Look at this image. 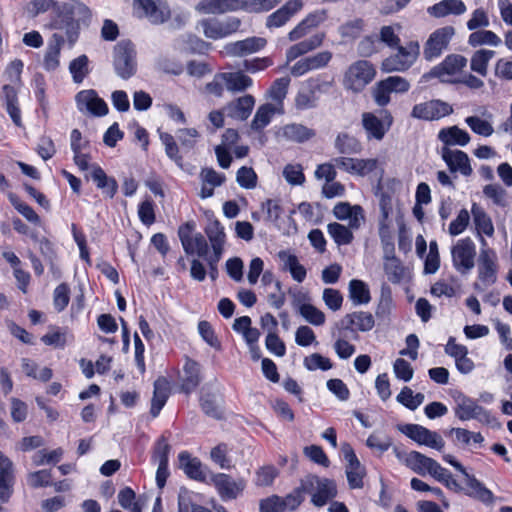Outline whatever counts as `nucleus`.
Listing matches in <instances>:
<instances>
[{
    "mask_svg": "<svg viewBox=\"0 0 512 512\" xmlns=\"http://www.w3.org/2000/svg\"><path fill=\"white\" fill-rule=\"evenodd\" d=\"M91 17L88 6L78 0H70L55 6L50 27L62 31L70 46H73L78 40L81 25L88 26Z\"/></svg>",
    "mask_w": 512,
    "mask_h": 512,
    "instance_id": "1",
    "label": "nucleus"
},
{
    "mask_svg": "<svg viewBox=\"0 0 512 512\" xmlns=\"http://www.w3.org/2000/svg\"><path fill=\"white\" fill-rule=\"evenodd\" d=\"M333 87V81H326L320 78H310L300 89L295 97V107L298 110L315 108L320 95L329 93Z\"/></svg>",
    "mask_w": 512,
    "mask_h": 512,
    "instance_id": "2",
    "label": "nucleus"
},
{
    "mask_svg": "<svg viewBox=\"0 0 512 512\" xmlns=\"http://www.w3.org/2000/svg\"><path fill=\"white\" fill-rule=\"evenodd\" d=\"M113 65L117 75L124 80L135 75L137 70L136 51L131 41L122 40L115 45Z\"/></svg>",
    "mask_w": 512,
    "mask_h": 512,
    "instance_id": "3",
    "label": "nucleus"
},
{
    "mask_svg": "<svg viewBox=\"0 0 512 512\" xmlns=\"http://www.w3.org/2000/svg\"><path fill=\"white\" fill-rule=\"evenodd\" d=\"M418 42H409L406 46H397V52L382 61L381 68L385 72H403L409 69L419 55Z\"/></svg>",
    "mask_w": 512,
    "mask_h": 512,
    "instance_id": "4",
    "label": "nucleus"
},
{
    "mask_svg": "<svg viewBox=\"0 0 512 512\" xmlns=\"http://www.w3.org/2000/svg\"><path fill=\"white\" fill-rule=\"evenodd\" d=\"M241 19L230 16L225 19L206 18L199 22L206 38L218 40L236 33L241 26Z\"/></svg>",
    "mask_w": 512,
    "mask_h": 512,
    "instance_id": "5",
    "label": "nucleus"
},
{
    "mask_svg": "<svg viewBox=\"0 0 512 512\" xmlns=\"http://www.w3.org/2000/svg\"><path fill=\"white\" fill-rule=\"evenodd\" d=\"M455 416L461 421L477 420L483 424L495 426L498 425L496 418L484 407L467 396H461L457 399L455 407Z\"/></svg>",
    "mask_w": 512,
    "mask_h": 512,
    "instance_id": "6",
    "label": "nucleus"
},
{
    "mask_svg": "<svg viewBox=\"0 0 512 512\" xmlns=\"http://www.w3.org/2000/svg\"><path fill=\"white\" fill-rule=\"evenodd\" d=\"M375 69L368 61L360 60L353 63L345 73L344 85L353 92L362 91L375 77Z\"/></svg>",
    "mask_w": 512,
    "mask_h": 512,
    "instance_id": "7",
    "label": "nucleus"
},
{
    "mask_svg": "<svg viewBox=\"0 0 512 512\" xmlns=\"http://www.w3.org/2000/svg\"><path fill=\"white\" fill-rule=\"evenodd\" d=\"M194 222H186L178 229V236L182 247L187 255H197L200 258H206L209 253V246L206 238L201 233L191 235L194 230Z\"/></svg>",
    "mask_w": 512,
    "mask_h": 512,
    "instance_id": "8",
    "label": "nucleus"
},
{
    "mask_svg": "<svg viewBox=\"0 0 512 512\" xmlns=\"http://www.w3.org/2000/svg\"><path fill=\"white\" fill-rule=\"evenodd\" d=\"M398 429L401 433L419 445H425L437 451H442L445 446V441L439 433L429 430L422 425L404 424L399 426Z\"/></svg>",
    "mask_w": 512,
    "mask_h": 512,
    "instance_id": "9",
    "label": "nucleus"
},
{
    "mask_svg": "<svg viewBox=\"0 0 512 512\" xmlns=\"http://www.w3.org/2000/svg\"><path fill=\"white\" fill-rule=\"evenodd\" d=\"M454 268L461 274H467L475 265L476 247L469 238L460 239L451 249Z\"/></svg>",
    "mask_w": 512,
    "mask_h": 512,
    "instance_id": "10",
    "label": "nucleus"
},
{
    "mask_svg": "<svg viewBox=\"0 0 512 512\" xmlns=\"http://www.w3.org/2000/svg\"><path fill=\"white\" fill-rule=\"evenodd\" d=\"M341 452L347 461L346 476L348 485L351 489H360L363 487V478L366 475L365 467L360 463L353 448L349 443H343Z\"/></svg>",
    "mask_w": 512,
    "mask_h": 512,
    "instance_id": "11",
    "label": "nucleus"
},
{
    "mask_svg": "<svg viewBox=\"0 0 512 512\" xmlns=\"http://www.w3.org/2000/svg\"><path fill=\"white\" fill-rule=\"evenodd\" d=\"M455 34L452 26H444L436 29L428 38L424 46V57L432 60L439 57L447 49L449 42Z\"/></svg>",
    "mask_w": 512,
    "mask_h": 512,
    "instance_id": "12",
    "label": "nucleus"
},
{
    "mask_svg": "<svg viewBox=\"0 0 512 512\" xmlns=\"http://www.w3.org/2000/svg\"><path fill=\"white\" fill-rule=\"evenodd\" d=\"M453 112V108L441 100H430L424 103L416 104L411 112V116L416 119L432 121L448 116Z\"/></svg>",
    "mask_w": 512,
    "mask_h": 512,
    "instance_id": "13",
    "label": "nucleus"
},
{
    "mask_svg": "<svg viewBox=\"0 0 512 512\" xmlns=\"http://www.w3.org/2000/svg\"><path fill=\"white\" fill-rule=\"evenodd\" d=\"M211 481L222 500L236 499L245 488L243 479L234 480L230 475L224 473L212 475Z\"/></svg>",
    "mask_w": 512,
    "mask_h": 512,
    "instance_id": "14",
    "label": "nucleus"
},
{
    "mask_svg": "<svg viewBox=\"0 0 512 512\" xmlns=\"http://www.w3.org/2000/svg\"><path fill=\"white\" fill-rule=\"evenodd\" d=\"M76 102L81 112L87 111L97 117L105 116L109 111L106 102L92 89L77 93Z\"/></svg>",
    "mask_w": 512,
    "mask_h": 512,
    "instance_id": "15",
    "label": "nucleus"
},
{
    "mask_svg": "<svg viewBox=\"0 0 512 512\" xmlns=\"http://www.w3.org/2000/svg\"><path fill=\"white\" fill-rule=\"evenodd\" d=\"M375 320L370 312L355 311L346 314L339 322V327L342 330L367 332L373 329Z\"/></svg>",
    "mask_w": 512,
    "mask_h": 512,
    "instance_id": "16",
    "label": "nucleus"
},
{
    "mask_svg": "<svg viewBox=\"0 0 512 512\" xmlns=\"http://www.w3.org/2000/svg\"><path fill=\"white\" fill-rule=\"evenodd\" d=\"M135 8L142 11L152 24H162L170 18V10L166 5L157 4L153 0H135Z\"/></svg>",
    "mask_w": 512,
    "mask_h": 512,
    "instance_id": "17",
    "label": "nucleus"
},
{
    "mask_svg": "<svg viewBox=\"0 0 512 512\" xmlns=\"http://www.w3.org/2000/svg\"><path fill=\"white\" fill-rule=\"evenodd\" d=\"M303 8L302 0H289L278 10L270 14L266 19L267 28H279L284 26L294 15Z\"/></svg>",
    "mask_w": 512,
    "mask_h": 512,
    "instance_id": "18",
    "label": "nucleus"
},
{
    "mask_svg": "<svg viewBox=\"0 0 512 512\" xmlns=\"http://www.w3.org/2000/svg\"><path fill=\"white\" fill-rule=\"evenodd\" d=\"M333 214L338 220H349V227L359 229L365 222L364 210L360 205L339 202L333 208Z\"/></svg>",
    "mask_w": 512,
    "mask_h": 512,
    "instance_id": "19",
    "label": "nucleus"
},
{
    "mask_svg": "<svg viewBox=\"0 0 512 512\" xmlns=\"http://www.w3.org/2000/svg\"><path fill=\"white\" fill-rule=\"evenodd\" d=\"M267 44V40L262 37H249L244 40L228 43L225 51L233 57H243L263 49Z\"/></svg>",
    "mask_w": 512,
    "mask_h": 512,
    "instance_id": "20",
    "label": "nucleus"
},
{
    "mask_svg": "<svg viewBox=\"0 0 512 512\" xmlns=\"http://www.w3.org/2000/svg\"><path fill=\"white\" fill-rule=\"evenodd\" d=\"M442 158L451 172L459 171L464 176H470L473 172L468 155L461 150L443 147Z\"/></svg>",
    "mask_w": 512,
    "mask_h": 512,
    "instance_id": "21",
    "label": "nucleus"
},
{
    "mask_svg": "<svg viewBox=\"0 0 512 512\" xmlns=\"http://www.w3.org/2000/svg\"><path fill=\"white\" fill-rule=\"evenodd\" d=\"M456 470L463 474L465 478V483L467 487L471 490L467 492L469 496H473L484 503H491L493 501L492 492L483 486V484L478 481L473 475L469 474L465 467L459 462L456 461L452 465Z\"/></svg>",
    "mask_w": 512,
    "mask_h": 512,
    "instance_id": "22",
    "label": "nucleus"
},
{
    "mask_svg": "<svg viewBox=\"0 0 512 512\" xmlns=\"http://www.w3.org/2000/svg\"><path fill=\"white\" fill-rule=\"evenodd\" d=\"M13 485V464L5 455H0V501L7 502L10 499Z\"/></svg>",
    "mask_w": 512,
    "mask_h": 512,
    "instance_id": "23",
    "label": "nucleus"
},
{
    "mask_svg": "<svg viewBox=\"0 0 512 512\" xmlns=\"http://www.w3.org/2000/svg\"><path fill=\"white\" fill-rule=\"evenodd\" d=\"M467 64V59L459 54L448 55L442 63L432 68L430 75L442 78L444 75H453L461 71Z\"/></svg>",
    "mask_w": 512,
    "mask_h": 512,
    "instance_id": "24",
    "label": "nucleus"
},
{
    "mask_svg": "<svg viewBox=\"0 0 512 512\" xmlns=\"http://www.w3.org/2000/svg\"><path fill=\"white\" fill-rule=\"evenodd\" d=\"M254 105V97L250 94H246L229 103L225 107V110L229 117L244 121L250 116Z\"/></svg>",
    "mask_w": 512,
    "mask_h": 512,
    "instance_id": "25",
    "label": "nucleus"
},
{
    "mask_svg": "<svg viewBox=\"0 0 512 512\" xmlns=\"http://www.w3.org/2000/svg\"><path fill=\"white\" fill-rule=\"evenodd\" d=\"M178 459L180 468L183 469L189 478L200 482L206 481V473L199 459L192 458L190 453L187 451L180 452Z\"/></svg>",
    "mask_w": 512,
    "mask_h": 512,
    "instance_id": "26",
    "label": "nucleus"
},
{
    "mask_svg": "<svg viewBox=\"0 0 512 512\" xmlns=\"http://www.w3.org/2000/svg\"><path fill=\"white\" fill-rule=\"evenodd\" d=\"M65 43V38L62 34L54 33L47 46L46 53L44 55L43 66L47 71H54L59 66V56L61 48Z\"/></svg>",
    "mask_w": 512,
    "mask_h": 512,
    "instance_id": "27",
    "label": "nucleus"
},
{
    "mask_svg": "<svg viewBox=\"0 0 512 512\" xmlns=\"http://www.w3.org/2000/svg\"><path fill=\"white\" fill-rule=\"evenodd\" d=\"M92 172L91 178L95 182L98 189L102 190V193L112 199L118 191V183L113 177H109L106 172L98 165H91Z\"/></svg>",
    "mask_w": 512,
    "mask_h": 512,
    "instance_id": "28",
    "label": "nucleus"
},
{
    "mask_svg": "<svg viewBox=\"0 0 512 512\" xmlns=\"http://www.w3.org/2000/svg\"><path fill=\"white\" fill-rule=\"evenodd\" d=\"M184 375L182 377L181 391L190 394L201 382L200 365L198 362L187 358L183 367Z\"/></svg>",
    "mask_w": 512,
    "mask_h": 512,
    "instance_id": "29",
    "label": "nucleus"
},
{
    "mask_svg": "<svg viewBox=\"0 0 512 512\" xmlns=\"http://www.w3.org/2000/svg\"><path fill=\"white\" fill-rule=\"evenodd\" d=\"M495 253L490 249L482 250L479 256V279L485 283L493 284L496 281Z\"/></svg>",
    "mask_w": 512,
    "mask_h": 512,
    "instance_id": "30",
    "label": "nucleus"
},
{
    "mask_svg": "<svg viewBox=\"0 0 512 512\" xmlns=\"http://www.w3.org/2000/svg\"><path fill=\"white\" fill-rule=\"evenodd\" d=\"M427 12L435 18H443L448 15H462L466 12V5L462 0H442L428 7Z\"/></svg>",
    "mask_w": 512,
    "mask_h": 512,
    "instance_id": "31",
    "label": "nucleus"
},
{
    "mask_svg": "<svg viewBox=\"0 0 512 512\" xmlns=\"http://www.w3.org/2000/svg\"><path fill=\"white\" fill-rule=\"evenodd\" d=\"M362 126L368 139L382 140L389 129L384 122L371 112L362 114Z\"/></svg>",
    "mask_w": 512,
    "mask_h": 512,
    "instance_id": "32",
    "label": "nucleus"
},
{
    "mask_svg": "<svg viewBox=\"0 0 512 512\" xmlns=\"http://www.w3.org/2000/svg\"><path fill=\"white\" fill-rule=\"evenodd\" d=\"M435 462L436 460L418 451L409 452L404 460V463L408 468L422 476L426 473L430 474Z\"/></svg>",
    "mask_w": 512,
    "mask_h": 512,
    "instance_id": "33",
    "label": "nucleus"
},
{
    "mask_svg": "<svg viewBox=\"0 0 512 512\" xmlns=\"http://www.w3.org/2000/svg\"><path fill=\"white\" fill-rule=\"evenodd\" d=\"M204 231L211 243L214 254H223L226 235L221 223L217 219H212Z\"/></svg>",
    "mask_w": 512,
    "mask_h": 512,
    "instance_id": "34",
    "label": "nucleus"
},
{
    "mask_svg": "<svg viewBox=\"0 0 512 512\" xmlns=\"http://www.w3.org/2000/svg\"><path fill=\"white\" fill-rule=\"evenodd\" d=\"M337 494L336 484L333 480L320 478L316 491L312 494L311 502L316 507H323Z\"/></svg>",
    "mask_w": 512,
    "mask_h": 512,
    "instance_id": "35",
    "label": "nucleus"
},
{
    "mask_svg": "<svg viewBox=\"0 0 512 512\" xmlns=\"http://www.w3.org/2000/svg\"><path fill=\"white\" fill-rule=\"evenodd\" d=\"M438 139L446 146H465L470 142V135L467 131L460 129L458 126L443 128L438 133Z\"/></svg>",
    "mask_w": 512,
    "mask_h": 512,
    "instance_id": "36",
    "label": "nucleus"
},
{
    "mask_svg": "<svg viewBox=\"0 0 512 512\" xmlns=\"http://www.w3.org/2000/svg\"><path fill=\"white\" fill-rule=\"evenodd\" d=\"M169 396V383L165 378H158L154 382V392L151 401L150 414L157 417L164 407Z\"/></svg>",
    "mask_w": 512,
    "mask_h": 512,
    "instance_id": "37",
    "label": "nucleus"
},
{
    "mask_svg": "<svg viewBox=\"0 0 512 512\" xmlns=\"http://www.w3.org/2000/svg\"><path fill=\"white\" fill-rule=\"evenodd\" d=\"M282 135L285 139L296 143H303L316 135L315 130L302 124H287L282 128Z\"/></svg>",
    "mask_w": 512,
    "mask_h": 512,
    "instance_id": "38",
    "label": "nucleus"
},
{
    "mask_svg": "<svg viewBox=\"0 0 512 512\" xmlns=\"http://www.w3.org/2000/svg\"><path fill=\"white\" fill-rule=\"evenodd\" d=\"M334 146L340 154L347 155L358 154L363 149L361 142L346 132H341L336 136Z\"/></svg>",
    "mask_w": 512,
    "mask_h": 512,
    "instance_id": "39",
    "label": "nucleus"
},
{
    "mask_svg": "<svg viewBox=\"0 0 512 512\" xmlns=\"http://www.w3.org/2000/svg\"><path fill=\"white\" fill-rule=\"evenodd\" d=\"M471 213L478 233H483L488 237L493 236L494 226L490 216L484 211V209L474 203L472 205Z\"/></svg>",
    "mask_w": 512,
    "mask_h": 512,
    "instance_id": "40",
    "label": "nucleus"
},
{
    "mask_svg": "<svg viewBox=\"0 0 512 512\" xmlns=\"http://www.w3.org/2000/svg\"><path fill=\"white\" fill-rule=\"evenodd\" d=\"M349 298L354 305H365L371 301V294L368 285L358 279L349 282Z\"/></svg>",
    "mask_w": 512,
    "mask_h": 512,
    "instance_id": "41",
    "label": "nucleus"
},
{
    "mask_svg": "<svg viewBox=\"0 0 512 512\" xmlns=\"http://www.w3.org/2000/svg\"><path fill=\"white\" fill-rule=\"evenodd\" d=\"M279 257L283 260L284 268L290 271L293 279L299 283L303 282L307 272L305 267L299 263L298 258L284 251L279 252Z\"/></svg>",
    "mask_w": 512,
    "mask_h": 512,
    "instance_id": "42",
    "label": "nucleus"
},
{
    "mask_svg": "<svg viewBox=\"0 0 512 512\" xmlns=\"http://www.w3.org/2000/svg\"><path fill=\"white\" fill-rule=\"evenodd\" d=\"M351 230L353 229L349 226L346 227L337 222L329 223L327 226L329 235L338 246L348 245L353 241L354 236Z\"/></svg>",
    "mask_w": 512,
    "mask_h": 512,
    "instance_id": "43",
    "label": "nucleus"
},
{
    "mask_svg": "<svg viewBox=\"0 0 512 512\" xmlns=\"http://www.w3.org/2000/svg\"><path fill=\"white\" fill-rule=\"evenodd\" d=\"M222 77L227 90L232 92L244 91L252 85V79L242 72L224 73Z\"/></svg>",
    "mask_w": 512,
    "mask_h": 512,
    "instance_id": "44",
    "label": "nucleus"
},
{
    "mask_svg": "<svg viewBox=\"0 0 512 512\" xmlns=\"http://www.w3.org/2000/svg\"><path fill=\"white\" fill-rule=\"evenodd\" d=\"M494 55L495 52L492 50L480 49L476 51L470 61L471 70L481 76H486L488 63Z\"/></svg>",
    "mask_w": 512,
    "mask_h": 512,
    "instance_id": "45",
    "label": "nucleus"
},
{
    "mask_svg": "<svg viewBox=\"0 0 512 512\" xmlns=\"http://www.w3.org/2000/svg\"><path fill=\"white\" fill-rule=\"evenodd\" d=\"M275 114V107L272 104H263L261 105L251 122V128L255 131L262 130L266 127L270 121L272 116Z\"/></svg>",
    "mask_w": 512,
    "mask_h": 512,
    "instance_id": "46",
    "label": "nucleus"
},
{
    "mask_svg": "<svg viewBox=\"0 0 512 512\" xmlns=\"http://www.w3.org/2000/svg\"><path fill=\"white\" fill-rule=\"evenodd\" d=\"M468 43L473 47L484 44L498 46L501 43V39L492 31L480 30L474 31L469 35Z\"/></svg>",
    "mask_w": 512,
    "mask_h": 512,
    "instance_id": "47",
    "label": "nucleus"
},
{
    "mask_svg": "<svg viewBox=\"0 0 512 512\" xmlns=\"http://www.w3.org/2000/svg\"><path fill=\"white\" fill-rule=\"evenodd\" d=\"M384 271L388 280L394 284L400 283L404 277V267L401 261L395 256L386 259Z\"/></svg>",
    "mask_w": 512,
    "mask_h": 512,
    "instance_id": "48",
    "label": "nucleus"
},
{
    "mask_svg": "<svg viewBox=\"0 0 512 512\" xmlns=\"http://www.w3.org/2000/svg\"><path fill=\"white\" fill-rule=\"evenodd\" d=\"M9 201L12 204V206L29 222L33 224H39L40 223V217L38 214L34 211V209L26 204L25 202L21 201L18 196L11 193L9 195Z\"/></svg>",
    "mask_w": 512,
    "mask_h": 512,
    "instance_id": "49",
    "label": "nucleus"
},
{
    "mask_svg": "<svg viewBox=\"0 0 512 512\" xmlns=\"http://www.w3.org/2000/svg\"><path fill=\"white\" fill-rule=\"evenodd\" d=\"M483 194L500 207L507 205V192L499 184H488L483 188Z\"/></svg>",
    "mask_w": 512,
    "mask_h": 512,
    "instance_id": "50",
    "label": "nucleus"
},
{
    "mask_svg": "<svg viewBox=\"0 0 512 512\" xmlns=\"http://www.w3.org/2000/svg\"><path fill=\"white\" fill-rule=\"evenodd\" d=\"M88 62V57L86 55H81L71 61L69 70L76 83H81L88 74Z\"/></svg>",
    "mask_w": 512,
    "mask_h": 512,
    "instance_id": "51",
    "label": "nucleus"
},
{
    "mask_svg": "<svg viewBox=\"0 0 512 512\" xmlns=\"http://www.w3.org/2000/svg\"><path fill=\"white\" fill-rule=\"evenodd\" d=\"M465 123L476 134L488 137L494 132L493 126L486 120L478 116H469L465 119Z\"/></svg>",
    "mask_w": 512,
    "mask_h": 512,
    "instance_id": "52",
    "label": "nucleus"
},
{
    "mask_svg": "<svg viewBox=\"0 0 512 512\" xmlns=\"http://www.w3.org/2000/svg\"><path fill=\"white\" fill-rule=\"evenodd\" d=\"M299 312L306 321L315 326H321L325 323V314L311 304L301 305Z\"/></svg>",
    "mask_w": 512,
    "mask_h": 512,
    "instance_id": "53",
    "label": "nucleus"
},
{
    "mask_svg": "<svg viewBox=\"0 0 512 512\" xmlns=\"http://www.w3.org/2000/svg\"><path fill=\"white\" fill-rule=\"evenodd\" d=\"M304 366L310 371L317 369L327 371L333 367V364L329 358H326L319 353H313L304 358Z\"/></svg>",
    "mask_w": 512,
    "mask_h": 512,
    "instance_id": "54",
    "label": "nucleus"
},
{
    "mask_svg": "<svg viewBox=\"0 0 512 512\" xmlns=\"http://www.w3.org/2000/svg\"><path fill=\"white\" fill-rule=\"evenodd\" d=\"M282 0H244L245 11L249 13H263L272 10Z\"/></svg>",
    "mask_w": 512,
    "mask_h": 512,
    "instance_id": "55",
    "label": "nucleus"
},
{
    "mask_svg": "<svg viewBox=\"0 0 512 512\" xmlns=\"http://www.w3.org/2000/svg\"><path fill=\"white\" fill-rule=\"evenodd\" d=\"M236 181L242 188L253 189L257 185V175L253 168L243 166L237 171Z\"/></svg>",
    "mask_w": 512,
    "mask_h": 512,
    "instance_id": "56",
    "label": "nucleus"
},
{
    "mask_svg": "<svg viewBox=\"0 0 512 512\" xmlns=\"http://www.w3.org/2000/svg\"><path fill=\"white\" fill-rule=\"evenodd\" d=\"M70 288L66 283L59 284L53 293V304L58 312L63 311L70 300Z\"/></svg>",
    "mask_w": 512,
    "mask_h": 512,
    "instance_id": "57",
    "label": "nucleus"
},
{
    "mask_svg": "<svg viewBox=\"0 0 512 512\" xmlns=\"http://www.w3.org/2000/svg\"><path fill=\"white\" fill-rule=\"evenodd\" d=\"M200 406L207 416L214 419L222 418V413L216 404L215 396L213 394L207 393L202 395L200 398Z\"/></svg>",
    "mask_w": 512,
    "mask_h": 512,
    "instance_id": "58",
    "label": "nucleus"
},
{
    "mask_svg": "<svg viewBox=\"0 0 512 512\" xmlns=\"http://www.w3.org/2000/svg\"><path fill=\"white\" fill-rule=\"evenodd\" d=\"M262 211L266 212V220L269 222H277L281 217L283 208L277 199H267L261 204Z\"/></svg>",
    "mask_w": 512,
    "mask_h": 512,
    "instance_id": "59",
    "label": "nucleus"
},
{
    "mask_svg": "<svg viewBox=\"0 0 512 512\" xmlns=\"http://www.w3.org/2000/svg\"><path fill=\"white\" fill-rule=\"evenodd\" d=\"M303 453L307 458H309L312 462L318 465H321L323 467H328L330 465V461L321 446H306L303 449Z\"/></svg>",
    "mask_w": 512,
    "mask_h": 512,
    "instance_id": "60",
    "label": "nucleus"
},
{
    "mask_svg": "<svg viewBox=\"0 0 512 512\" xmlns=\"http://www.w3.org/2000/svg\"><path fill=\"white\" fill-rule=\"evenodd\" d=\"M289 84V77H281L276 79L269 90L270 97L274 101L282 102L287 95Z\"/></svg>",
    "mask_w": 512,
    "mask_h": 512,
    "instance_id": "61",
    "label": "nucleus"
},
{
    "mask_svg": "<svg viewBox=\"0 0 512 512\" xmlns=\"http://www.w3.org/2000/svg\"><path fill=\"white\" fill-rule=\"evenodd\" d=\"M171 451V446L167 438L162 435L156 442L152 458L158 461V464H168V457Z\"/></svg>",
    "mask_w": 512,
    "mask_h": 512,
    "instance_id": "62",
    "label": "nucleus"
},
{
    "mask_svg": "<svg viewBox=\"0 0 512 512\" xmlns=\"http://www.w3.org/2000/svg\"><path fill=\"white\" fill-rule=\"evenodd\" d=\"M283 176L286 181L291 185H302L305 181V176L300 164H288L284 167Z\"/></svg>",
    "mask_w": 512,
    "mask_h": 512,
    "instance_id": "63",
    "label": "nucleus"
},
{
    "mask_svg": "<svg viewBox=\"0 0 512 512\" xmlns=\"http://www.w3.org/2000/svg\"><path fill=\"white\" fill-rule=\"evenodd\" d=\"M391 93V90L388 88L384 80L377 82L372 88L373 99L380 107H384L390 102Z\"/></svg>",
    "mask_w": 512,
    "mask_h": 512,
    "instance_id": "64",
    "label": "nucleus"
}]
</instances>
